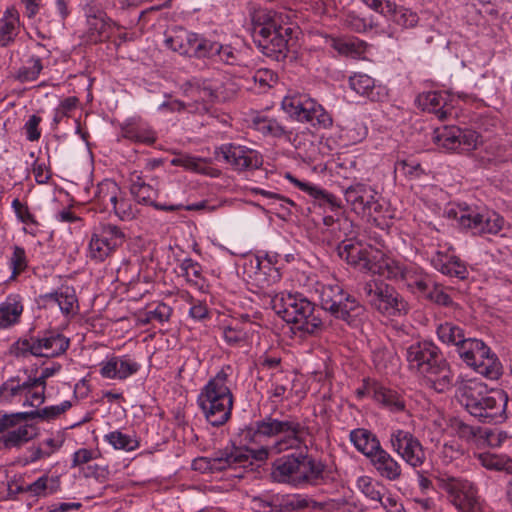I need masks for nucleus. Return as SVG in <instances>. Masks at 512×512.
Here are the masks:
<instances>
[{"mask_svg":"<svg viewBox=\"0 0 512 512\" xmlns=\"http://www.w3.org/2000/svg\"><path fill=\"white\" fill-rule=\"evenodd\" d=\"M196 33L181 31L180 33L169 36L165 39L166 47L180 55L192 57L193 37Z\"/></svg>","mask_w":512,"mask_h":512,"instance_id":"46","label":"nucleus"},{"mask_svg":"<svg viewBox=\"0 0 512 512\" xmlns=\"http://www.w3.org/2000/svg\"><path fill=\"white\" fill-rule=\"evenodd\" d=\"M42 70V59L39 56L32 55L27 60L26 65L17 70L15 79L21 83L32 82L38 79Z\"/></svg>","mask_w":512,"mask_h":512,"instance_id":"50","label":"nucleus"},{"mask_svg":"<svg viewBox=\"0 0 512 512\" xmlns=\"http://www.w3.org/2000/svg\"><path fill=\"white\" fill-rule=\"evenodd\" d=\"M318 205L331 211H338L342 208L341 201L335 195L319 187L317 193L313 196Z\"/></svg>","mask_w":512,"mask_h":512,"instance_id":"64","label":"nucleus"},{"mask_svg":"<svg viewBox=\"0 0 512 512\" xmlns=\"http://www.w3.org/2000/svg\"><path fill=\"white\" fill-rule=\"evenodd\" d=\"M298 33L297 25H281L273 18L254 25L253 41L263 55L279 62L287 57L288 42L297 38Z\"/></svg>","mask_w":512,"mask_h":512,"instance_id":"7","label":"nucleus"},{"mask_svg":"<svg viewBox=\"0 0 512 512\" xmlns=\"http://www.w3.org/2000/svg\"><path fill=\"white\" fill-rule=\"evenodd\" d=\"M193 41L194 43H192V57L198 59L206 58L216 60L220 42L210 40L197 33L195 34V37H193Z\"/></svg>","mask_w":512,"mask_h":512,"instance_id":"45","label":"nucleus"},{"mask_svg":"<svg viewBox=\"0 0 512 512\" xmlns=\"http://www.w3.org/2000/svg\"><path fill=\"white\" fill-rule=\"evenodd\" d=\"M458 221L463 228L471 229L474 234L478 235H496L502 231L505 225L504 218L492 210L476 212L469 209L461 213Z\"/></svg>","mask_w":512,"mask_h":512,"instance_id":"16","label":"nucleus"},{"mask_svg":"<svg viewBox=\"0 0 512 512\" xmlns=\"http://www.w3.org/2000/svg\"><path fill=\"white\" fill-rule=\"evenodd\" d=\"M121 195L122 191L118 184L113 180L105 179L97 185L94 199L100 211L110 212Z\"/></svg>","mask_w":512,"mask_h":512,"instance_id":"28","label":"nucleus"},{"mask_svg":"<svg viewBox=\"0 0 512 512\" xmlns=\"http://www.w3.org/2000/svg\"><path fill=\"white\" fill-rule=\"evenodd\" d=\"M390 447L406 464L413 469L426 462V453L420 440L410 431L396 428L390 431Z\"/></svg>","mask_w":512,"mask_h":512,"instance_id":"13","label":"nucleus"},{"mask_svg":"<svg viewBox=\"0 0 512 512\" xmlns=\"http://www.w3.org/2000/svg\"><path fill=\"white\" fill-rule=\"evenodd\" d=\"M479 463L488 470L502 471L512 477V459L506 455H497L489 452L477 454Z\"/></svg>","mask_w":512,"mask_h":512,"instance_id":"44","label":"nucleus"},{"mask_svg":"<svg viewBox=\"0 0 512 512\" xmlns=\"http://www.w3.org/2000/svg\"><path fill=\"white\" fill-rule=\"evenodd\" d=\"M216 59L225 65L240 66L244 64V56L241 51L230 44L219 43Z\"/></svg>","mask_w":512,"mask_h":512,"instance_id":"54","label":"nucleus"},{"mask_svg":"<svg viewBox=\"0 0 512 512\" xmlns=\"http://www.w3.org/2000/svg\"><path fill=\"white\" fill-rule=\"evenodd\" d=\"M37 435V428L31 424L17 425L0 437V449L20 448Z\"/></svg>","mask_w":512,"mask_h":512,"instance_id":"27","label":"nucleus"},{"mask_svg":"<svg viewBox=\"0 0 512 512\" xmlns=\"http://www.w3.org/2000/svg\"><path fill=\"white\" fill-rule=\"evenodd\" d=\"M321 504L302 494H276L277 512H301L306 509H320Z\"/></svg>","mask_w":512,"mask_h":512,"instance_id":"26","label":"nucleus"},{"mask_svg":"<svg viewBox=\"0 0 512 512\" xmlns=\"http://www.w3.org/2000/svg\"><path fill=\"white\" fill-rule=\"evenodd\" d=\"M19 13L14 7H8L0 18V47L11 45L19 33Z\"/></svg>","mask_w":512,"mask_h":512,"instance_id":"33","label":"nucleus"},{"mask_svg":"<svg viewBox=\"0 0 512 512\" xmlns=\"http://www.w3.org/2000/svg\"><path fill=\"white\" fill-rule=\"evenodd\" d=\"M23 304L19 295H9L0 304V328L6 329L19 322Z\"/></svg>","mask_w":512,"mask_h":512,"instance_id":"35","label":"nucleus"},{"mask_svg":"<svg viewBox=\"0 0 512 512\" xmlns=\"http://www.w3.org/2000/svg\"><path fill=\"white\" fill-rule=\"evenodd\" d=\"M337 252L341 259L357 269L369 272L376 258L380 257V251L366 246L352 239L344 240L337 246Z\"/></svg>","mask_w":512,"mask_h":512,"instance_id":"17","label":"nucleus"},{"mask_svg":"<svg viewBox=\"0 0 512 512\" xmlns=\"http://www.w3.org/2000/svg\"><path fill=\"white\" fill-rule=\"evenodd\" d=\"M299 476L300 488L321 485L327 478L326 465L307 453L300 452Z\"/></svg>","mask_w":512,"mask_h":512,"instance_id":"20","label":"nucleus"},{"mask_svg":"<svg viewBox=\"0 0 512 512\" xmlns=\"http://www.w3.org/2000/svg\"><path fill=\"white\" fill-rule=\"evenodd\" d=\"M434 142L450 151L468 152L478 145L479 135L473 130L445 126L434 132Z\"/></svg>","mask_w":512,"mask_h":512,"instance_id":"15","label":"nucleus"},{"mask_svg":"<svg viewBox=\"0 0 512 512\" xmlns=\"http://www.w3.org/2000/svg\"><path fill=\"white\" fill-rule=\"evenodd\" d=\"M69 347V339L58 332H46L42 336L22 338L13 344V353L17 357L32 355L52 358L63 354Z\"/></svg>","mask_w":512,"mask_h":512,"instance_id":"10","label":"nucleus"},{"mask_svg":"<svg viewBox=\"0 0 512 512\" xmlns=\"http://www.w3.org/2000/svg\"><path fill=\"white\" fill-rule=\"evenodd\" d=\"M361 295L373 308L384 315L395 316L407 313V303L393 286L382 281L365 282L361 288Z\"/></svg>","mask_w":512,"mask_h":512,"instance_id":"11","label":"nucleus"},{"mask_svg":"<svg viewBox=\"0 0 512 512\" xmlns=\"http://www.w3.org/2000/svg\"><path fill=\"white\" fill-rule=\"evenodd\" d=\"M252 124L258 132L265 136L283 138L290 141L293 135L292 130L281 121L266 115L255 116L252 120Z\"/></svg>","mask_w":512,"mask_h":512,"instance_id":"29","label":"nucleus"},{"mask_svg":"<svg viewBox=\"0 0 512 512\" xmlns=\"http://www.w3.org/2000/svg\"><path fill=\"white\" fill-rule=\"evenodd\" d=\"M449 427L455 436L465 441L473 440L480 433L479 427L469 425L459 418L451 419Z\"/></svg>","mask_w":512,"mask_h":512,"instance_id":"58","label":"nucleus"},{"mask_svg":"<svg viewBox=\"0 0 512 512\" xmlns=\"http://www.w3.org/2000/svg\"><path fill=\"white\" fill-rule=\"evenodd\" d=\"M272 308L285 322L293 324L295 329L313 335L324 328L320 311L307 297L300 293L276 296Z\"/></svg>","mask_w":512,"mask_h":512,"instance_id":"5","label":"nucleus"},{"mask_svg":"<svg viewBox=\"0 0 512 512\" xmlns=\"http://www.w3.org/2000/svg\"><path fill=\"white\" fill-rule=\"evenodd\" d=\"M130 193L137 203L153 206L157 210L174 212L182 210L183 204H160L155 201L158 190L151 184L146 183L142 172L134 170L129 175Z\"/></svg>","mask_w":512,"mask_h":512,"instance_id":"18","label":"nucleus"},{"mask_svg":"<svg viewBox=\"0 0 512 512\" xmlns=\"http://www.w3.org/2000/svg\"><path fill=\"white\" fill-rule=\"evenodd\" d=\"M281 107L291 118L310 123L318 128H330L333 124L331 115L308 94L290 92L281 103Z\"/></svg>","mask_w":512,"mask_h":512,"instance_id":"8","label":"nucleus"},{"mask_svg":"<svg viewBox=\"0 0 512 512\" xmlns=\"http://www.w3.org/2000/svg\"><path fill=\"white\" fill-rule=\"evenodd\" d=\"M215 155L218 159L223 158L236 171L255 170L263 164V158L258 151L235 143L221 145L216 149Z\"/></svg>","mask_w":512,"mask_h":512,"instance_id":"14","label":"nucleus"},{"mask_svg":"<svg viewBox=\"0 0 512 512\" xmlns=\"http://www.w3.org/2000/svg\"><path fill=\"white\" fill-rule=\"evenodd\" d=\"M371 464L378 474L390 481L401 476V466L385 449L381 448L371 459Z\"/></svg>","mask_w":512,"mask_h":512,"instance_id":"31","label":"nucleus"},{"mask_svg":"<svg viewBox=\"0 0 512 512\" xmlns=\"http://www.w3.org/2000/svg\"><path fill=\"white\" fill-rule=\"evenodd\" d=\"M374 190L363 183H355L344 189L346 202L351 209L357 214H365V207L372 199Z\"/></svg>","mask_w":512,"mask_h":512,"instance_id":"30","label":"nucleus"},{"mask_svg":"<svg viewBox=\"0 0 512 512\" xmlns=\"http://www.w3.org/2000/svg\"><path fill=\"white\" fill-rule=\"evenodd\" d=\"M438 339L446 344L456 347L457 353L469 337H466L465 330L453 322H444L436 329Z\"/></svg>","mask_w":512,"mask_h":512,"instance_id":"36","label":"nucleus"},{"mask_svg":"<svg viewBox=\"0 0 512 512\" xmlns=\"http://www.w3.org/2000/svg\"><path fill=\"white\" fill-rule=\"evenodd\" d=\"M12 255L9 258L8 264L11 269V280H15L22 272L28 267V259L26 251L23 247L15 245L12 247Z\"/></svg>","mask_w":512,"mask_h":512,"instance_id":"53","label":"nucleus"},{"mask_svg":"<svg viewBox=\"0 0 512 512\" xmlns=\"http://www.w3.org/2000/svg\"><path fill=\"white\" fill-rule=\"evenodd\" d=\"M255 434L267 437L282 435V437L269 448L250 449L241 447V451L247 458L246 461H243L241 467L252 465L253 460L257 462L265 461L268 458L269 452L278 454L289 449L299 448L305 444V435L308 434V427L290 416L278 419L269 415L256 422Z\"/></svg>","mask_w":512,"mask_h":512,"instance_id":"1","label":"nucleus"},{"mask_svg":"<svg viewBox=\"0 0 512 512\" xmlns=\"http://www.w3.org/2000/svg\"><path fill=\"white\" fill-rule=\"evenodd\" d=\"M249 506L253 512H277L276 494L264 493L253 496L249 501Z\"/></svg>","mask_w":512,"mask_h":512,"instance_id":"57","label":"nucleus"},{"mask_svg":"<svg viewBox=\"0 0 512 512\" xmlns=\"http://www.w3.org/2000/svg\"><path fill=\"white\" fill-rule=\"evenodd\" d=\"M60 488V481L58 477H49L43 475L35 480L33 483L27 485L25 488L18 487L17 492H31L35 496H47L54 494Z\"/></svg>","mask_w":512,"mask_h":512,"instance_id":"43","label":"nucleus"},{"mask_svg":"<svg viewBox=\"0 0 512 512\" xmlns=\"http://www.w3.org/2000/svg\"><path fill=\"white\" fill-rule=\"evenodd\" d=\"M433 267L442 274L456 277L458 279H466L468 270L464 262L456 256H450L443 252L437 251L431 258Z\"/></svg>","mask_w":512,"mask_h":512,"instance_id":"25","label":"nucleus"},{"mask_svg":"<svg viewBox=\"0 0 512 512\" xmlns=\"http://www.w3.org/2000/svg\"><path fill=\"white\" fill-rule=\"evenodd\" d=\"M104 440L113 446L114 449L126 452L134 451L139 447V441L135 436L125 434L119 430L106 434Z\"/></svg>","mask_w":512,"mask_h":512,"instance_id":"49","label":"nucleus"},{"mask_svg":"<svg viewBox=\"0 0 512 512\" xmlns=\"http://www.w3.org/2000/svg\"><path fill=\"white\" fill-rule=\"evenodd\" d=\"M44 303H56L61 312L65 315H70L74 312V306L77 304V297L73 288L65 287L59 291L41 295Z\"/></svg>","mask_w":512,"mask_h":512,"instance_id":"38","label":"nucleus"},{"mask_svg":"<svg viewBox=\"0 0 512 512\" xmlns=\"http://www.w3.org/2000/svg\"><path fill=\"white\" fill-rule=\"evenodd\" d=\"M300 452L283 455L272 463L271 478L276 483L300 488Z\"/></svg>","mask_w":512,"mask_h":512,"instance_id":"19","label":"nucleus"},{"mask_svg":"<svg viewBox=\"0 0 512 512\" xmlns=\"http://www.w3.org/2000/svg\"><path fill=\"white\" fill-rule=\"evenodd\" d=\"M111 211L122 221L133 220L138 213L136 205L123 194L119 197Z\"/></svg>","mask_w":512,"mask_h":512,"instance_id":"59","label":"nucleus"},{"mask_svg":"<svg viewBox=\"0 0 512 512\" xmlns=\"http://www.w3.org/2000/svg\"><path fill=\"white\" fill-rule=\"evenodd\" d=\"M458 355L467 366L486 378L493 380L501 375L502 365L497 355L480 339L468 338Z\"/></svg>","mask_w":512,"mask_h":512,"instance_id":"9","label":"nucleus"},{"mask_svg":"<svg viewBox=\"0 0 512 512\" xmlns=\"http://www.w3.org/2000/svg\"><path fill=\"white\" fill-rule=\"evenodd\" d=\"M349 86L357 94L367 97L371 101H378L380 93L375 85V80L364 73H354L349 77Z\"/></svg>","mask_w":512,"mask_h":512,"instance_id":"40","label":"nucleus"},{"mask_svg":"<svg viewBox=\"0 0 512 512\" xmlns=\"http://www.w3.org/2000/svg\"><path fill=\"white\" fill-rule=\"evenodd\" d=\"M210 457L212 473H218L227 469L241 467L246 456L241 451V447L228 445L222 449L214 451Z\"/></svg>","mask_w":512,"mask_h":512,"instance_id":"23","label":"nucleus"},{"mask_svg":"<svg viewBox=\"0 0 512 512\" xmlns=\"http://www.w3.org/2000/svg\"><path fill=\"white\" fill-rule=\"evenodd\" d=\"M98 234L112 252L125 241V233L113 224L103 225Z\"/></svg>","mask_w":512,"mask_h":512,"instance_id":"51","label":"nucleus"},{"mask_svg":"<svg viewBox=\"0 0 512 512\" xmlns=\"http://www.w3.org/2000/svg\"><path fill=\"white\" fill-rule=\"evenodd\" d=\"M205 161L202 158L180 154L171 160V164L174 166H181L187 170L205 174Z\"/></svg>","mask_w":512,"mask_h":512,"instance_id":"62","label":"nucleus"},{"mask_svg":"<svg viewBox=\"0 0 512 512\" xmlns=\"http://www.w3.org/2000/svg\"><path fill=\"white\" fill-rule=\"evenodd\" d=\"M105 6L123 17L129 27L137 25L148 13L159 9L158 6H152L136 13L137 4L131 0H105Z\"/></svg>","mask_w":512,"mask_h":512,"instance_id":"24","label":"nucleus"},{"mask_svg":"<svg viewBox=\"0 0 512 512\" xmlns=\"http://www.w3.org/2000/svg\"><path fill=\"white\" fill-rule=\"evenodd\" d=\"M140 369V364L128 355L112 356L100 364V374L104 378L124 380Z\"/></svg>","mask_w":512,"mask_h":512,"instance_id":"21","label":"nucleus"},{"mask_svg":"<svg viewBox=\"0 0 512 512\" xmlns=\"http://www.w3.org/2000/svg\"><path fill=\"white\" fill-rule=\"evenodd\" d=\"M350 441L355 448L371 459L381 448L377 436L366 429H355L350 432Z\"/></svg>","mask_w":512,"mask_h":512,"instance_id":"34","label":"nucleus"},{"mask_svg":"<svg viewBox=\"0 0 512 512\" xmlns=\"http://www.w3.org/2000/svg\"><path fill=\"white\" fill-rule=\"evenodd\" d=\"M422 110L436 114L440 119L446 116L444 107L447 104V96L440 91L422 93L417 98Z\"/></svg>","mask_w":512,"mask_h":512,"instance_id":"41","label":"nucleus"},{"mask_svg":"<svg viewBox=\"0 0 512 512\" xmlns=\"http://www.w3.org/2000/svg\"><path fill=\"white\" fill-rule=\"evenodd\" d=\"M191 93H197L206 102H213L218 98L220 85L206 78H193L190 81Z\"/></svg>","mask_w":512,"mask_h":512,"instance_id":"48","label":"nucleus"},{"mask_svg":"<svg viewBox=\"0 0 512 512\" xmlns=\"http://www.w3.org/2000/svg\"><path fill=\"white\" fill-rule=\"evenodd\" d=\"M315 292L318 294L321 308L334 318L357 327L363 321L366 310L355 297L345 292L338 283L317 282Z\"/></svg>","mask_w":512,"mask_h":512,"instance_id":"6","label":"nucleus"},{"mask_svg":"<svg viewBox=\"0 0 512 512\" xmlns=\"http://www.w3.org/2000/svg\"><path fill=\"white\" fill-rule=\"evenodd\" d=\"M460 401L471 416L482 423H502L506 418L507 394L502 390L487 392L477 380L462 382L458 388Z\"/></svg>","mask_w":512,"mask_h":512,"instance_id":"3","label":"nucleus"},{"mask_svg":"<svg viewBox=\"0 0 512 512\" xmlns=\"http://www.w3.org/2000/svg\"><path fill=\"white\" fill-rule=\"evenodd\" d=\"M333 47L340 54L358 58L365 52L366 43L358 39H338L334 41Z\"/></svg>","mask_w":512,"mask_h":512,"instance_id":"52","label":"nucleus"},{"mask_svg":"<svg viewBox=\"0 0 512 512\" xmlns=\"http://www.w3.org/2000/svg\"><path fill=\"white\" fill-rule=\"evenodd\" d=\"M357 486L370 500L375 502L382 500V496L384 495L382 491L384 488L379 483L372 482L369 477H360L357 481Z\"/></svg>","mask_w":512,"mask_h":512,"instance_id":"61","label":"nucleus"},{"mask_svg":"<svg viewBox=\"0 0 512 512\" xmlns=\"http://www.w3.org/2000/svg\"><path fill=\"white\" fill-rule=\"evenodd\" d=\"M88 251L90 258L95 261H103L112 253L110 248L103 242V239L100 238L98 233H94L91 236Z\"/></svg>","mask_w":512,"mask_h":512,"instance_id":"63","label":"nucleus"},{"mask_svg":"<svg viewBox=\"0 0 512 512\" xmlns=\"http://www.w3.org/2000/svg\"><path fill=\"white\" fill-rule=\"evenodd\" d=\"M406 264H402L390 258H384L380 252V257L376 258L370 273L378 274L384 278L400 281Z\"/></svg>","mask_w":512,"mask_h":512,"instance_id":"39","label":"nucleus"},{"mask_svg":"<svg viewBox=\"0 0 512 512\" xmlns=\"http://www.w3.org/2000/svg\"><path fill=\"white\" fill-rule=\"evenodd\" d=\"M230 365L223 366L201 389L197 404L206 420L215 427L224 425L231 417L233 394L229 386Z\"/></svg>","mask_w":512,"mask_h":512,"instance_id":"4","label":"nucleus"},{"mask_svg":"<svg viewBox=\"0 0 512 512\" xmlns=\"http://www.w3.org/2000/svg\"><path fill=\"white\" fill-rule=\"evenodd\" d=\"M172 311L169 305L163 302L158 303L153 309L149 308L143 313L141 322L144 324H149L154 321L159 323L167 322L172 315Z\"/></svg>","mask_w":512,"mask_h":512,"instance_id":"55","label":"nucleus"},{"mask_svg":"<svg viewBox=\"0 0 512 512\" xmlns=\"http://www.w3.org/2000/svg\"><path fill=\"white\" fill-rule=\"evenodd\" d=\"M122 137L133 142L145 143L148 145L156 141V134L151 127L141 121L129 122L121 128Z\"/></svg>","mask_w":512,"mask_h":512,"instance_id":"37","label":"nucleus"},{"mask_svg":"<svg viewBox=\"0 0 512 512\" xmlns=\"http://www.w3.org/2000/svg\"><path fill=\"white\" fill-rule=\"evenodd\" d=\"M25 391H28L26 382H20L18 377H11L0 386V402L4 404H11L18 396H24Z\"/></svg>","mask_w":512,"mask_h":512,"instance_id":"47","label":"nucleus"},{"mask_svg":"<svg viewBox=\"0 0 512 512\" xmlns=\"http://www.w3.org/2000/svg\"><path fill=\"white\" fill-rule=\"evenodd\" d=\"M279 257L280 255L276 252H267L264 259H261L259 256L256 257L255 280L260 288L269 287L281 279L279 267L276 266L279 262Z\"/></svg>","mask_w":512,"mask_h":512,"instance_id":"22","label":"nucleus"},{"mask_svg":"<svg viewBox=\"0 0 512 512\" xmlns=\"http://www.w3.org/2000/svg\"><path fill=\"white\" fill-rule=\"evenodd\" d=\"M437 482L459 512H477L480 509L478 489L473 482L448 474L439 476Z\"/></svg>","mask_w":512,"mask_h":512,"instance_id":"12","label":"nucleus"},{"mask_svg":"<svg viewBox=\"0 0 512 512\" xmlns=\"http://www.w3.org/2000/svg\"><path fill=\"white\" fill-rule=\"evenodd\" d=\"M373 399L391 412H401L405 409L404 399L394 390L382 385H374Z\"/></svg>","mask_w":512,"mask_h":512,"instance_id":"42","label":"nucleus"},{"mask_svg":"<svg viewBox=\"0 0 512 512\" xmlns=\"http://www.w3.org/2000/svg\"><path fill=\"white\" fill-rule=\"evenodd\" d=\"M409 369L423 378L425 385L444 393L454 385V374L440 349L431 341H418L406 348Z\"/></svg>","mask_w":512,"mask_h":512,"instance_id":"2","label":"nucleus"},{"mask_svg":"<svg viewBox=\"0 0 512 512\" xmlns=\"http://www.w3.org/2000/svg\"><path fill=\"white\" fill-rule=\"evenodd\" d=\"M389 21H392L404 28H412L417 25L419 17L417 13L412 10L396 5L395 12H393Z\"/></svg>","mask_w":512,"mask_h":512,"instance_id":"60","label":"nucleus"},{"mask_svg":"<svg viewBox=\"0 0 512 512\" xmlns=\"http://www.w3.org/2000/svg\"><path fill=\"white\" fill-rule=\"evenodd\" d=\"M400 281L412 292L419 293H426L432 284L430 276L421 267L412 263L406 264Z\"/></svg>","mask_w":512,"mask_h":512,"instance_id":"32","label":"nucleus"},{"mask_svg":"<svg viewBox=\"0 0 512 512\" xmlns=\"http://www.w3.org/2000/svg\"><path fill=\"white\" fill-rule=\"evenodd\" d=\"M72 403L70 401H63L59 405L47 406L42 409L27 412L29 415V419L40 418L42 420H52L59 417L61 414L65 413L68 409H70Z\"/></svg>","mask_w":512,"mask_h":512,"instance_id":"56","label":"nucleus"}]
</instances>
